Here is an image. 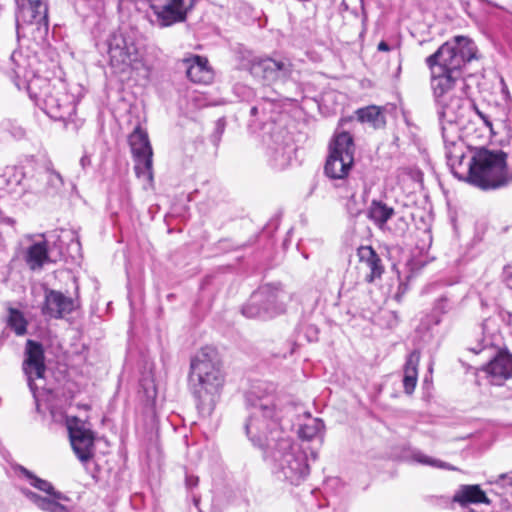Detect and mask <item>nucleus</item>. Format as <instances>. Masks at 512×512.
Returning a JSON list of instances; mask_svg holds the SVG:
<instances>
[{
    "label": "nucleus",
    "instance_id": "f257e3e1",
    "mask_svg": "<svg viewBox=\"0 0 512 512\" xmlns=\"http://www.w3.org/2000/svg\"><path fill=\"white\" fill-rule=\"evenodd\" d=\"M273 391L272 385L265 389L257 387L247 396L249 415L244 424L245 433L263 453L273 442L278 443V438L289 434L282 425L284 410L281 401Z\"/></svg>",
    "mask_w": 512,
    "mask_h": 512
},
{
    "label": "nucleus",
    "instance_id": "f03ea898",
    "mask_svg": "<svg viewBox=\"0 0 512 512\" xmlns=\"http://www.w3.org/2000/svg\"><path fill=\"white\" fill-rule=\"evenodd\" d=\"M479 59L478 48L466 36H455L425 59L430 70V85L435 101L442 100L462 76L472 60Z\"/></svg>",
    "mask_w": 512,
    "mask_h": 512
},
{
    "label": "nucleus",
    "instance_id": "7ed1b4c3",
    "mask_svg": "<svg viewBox=\"0 0 512 512\" xmlns=\"http://www.w3.org/2000/svg\"><path fill=\"white\" fill-rule=\"evenodd\" d=\"M188 380L199 412L211 415L220 400L225 383V375L216 349L206 346L192 357Z\"/></svg>",
    "mask_w": 512,
    "mask_h": 512
},
{
    "label": "nucleus",
    "instance_id": "20e7f679",
    "mask_svg": "<svg viewBox=\"0 0 512 512\" xmlns=\"http://www.w3.org/2000/svg\"><path fill=\"white\" fill-rule=\"evenodd\" d=\"M263 455L280 481L298 486L310 473L306 452L294 442L290 434L278 438V443L273 442Z\"/></svg>",
    "mask_w": 512,
    "mask_h": 512
},
{
    "label": "nucleus",
    "instance_id": "39448f33",
    "mask_svg": "<svg viewBox=\"0 0 512 512\" xmlns=\"http://www.w3.org/2000/svg\"><path fill=\"white\" fill-rule=\"evenodd\" d=\"M436 105L447 161L453 169L457 163L461 164L464 158L458 122L465 117L471 107H475V103L461 96H451L438 100Z\"/></svg>",
    "mask_w": 512,
    "mask_h": 512
},
{
    "label": "nucleus",
    "instance_id": "423d86ee",
    "mask_svg": "<svg viewBox=\"0 0 512 512\" xmlns=\"http://www.w3.org/2000/svg\"><path fill=\"white\" fill-rule=\"evenodd\" d=\"M27 90L50 118L66 121L75 114L74 96L66 91L63 83L52 85L47 79L35 77L28 81Z\"/></svg>",
    "mask_w": 512,
    "mask_h": 512
},
{
    "label": "nucleus",
    "instance_id": "0eeeda50",
    "mask_svg": "<svg viewBox=\"0 0 512 512\" xmlns=\"http://www.w3.org/2000/svg\"><path fill=\"white\" fill-rule=\"evenodd\" d=\"M99 49L107 53L109 65L115 73L137 69L142 61L136 33L131 29L111 32L99 45Z\"/></svg>",
    "mask_w": 512,
    "mask_h": 512
},
{
    "label": "nucleus",
    "instance_id": "6e6552de",
    "mask_svg": "<svg viewBox=\"0 0 512 512\" xmlns=\"http://www.w3.org/2000/svg\"><path fill=\"white\" fill-rule=\"evenodd\" d=\"M487 322H484L481 331L477 334L480 338L476 339V344L470 346L469 351L479 354L485 351L494 352L493 358L482 367L486 373L489 382L492 385H502L505 381L512 378V354L506 350L496 349L494 333L487 334Z\"/></svg>",
    "mask_w": 512,
    "mask_h": 512
},
{
    "label": "nucleus",
    "instance_id": "1a4fd4ad",
    "mask_svg": "<svg viewBox=\"0 0 512 512\" xmlns=\"http://www.w3.org/2000/svg\"><path fill=\"white\" fill-rule=\"evenodd\" d=\"M355 144L352 135L346 131L336 132L329 145V156L324 167L331 179L345 178L354 163Z\"/></svg>",
    "mask_w": 512,
    "mask_h": 512
},
{
    "label": "nucleus",
    "instance_id": "9d476101",
    "mask_svg": "<svg viewBox=\"0 0 512 512\" xmlns=\"http://www.w3.org/2000/svg\"><path fill=\"white\" fill-rule=\"evenodd\" d=\"M249 71L268 84L285 82L292 76L293 64L283 56L254 57L250 60Z\"/></svg>",
    "mask_w": 512,
    "mask_h": 512
},
{
    "label": "nucleus",
    "instance_id": "9b49d317",
    "mask_svg": "<svg viewBox=\"0 0 512 512\" xmlns=\"http://www.w3.org/2000/svg\"><path fill=\"white\" fill-rule=\"evenodd\" d=\"M195 2L196 0H164L160 3L151 4L150 8L154 17L151 22L160 28L184 22Z\"/></svg>",
    "mask_w": 512,
    "mask_h": 512
},
{
    "label": "nucleus",
    "instance_id": "f8f14e48",
    "mask_svg": "<svg viewBox=\"0 0 512 512\" xmlns=\"http://www.w3.org/2000/svg\"><path fill=\"white\" fill-rule=\"evenodd\" d=\"M128 142L135 161V172L137 176H147L153 179V150L148 134L139 125L129 135Z\"/></svg>",
    "mask_w": 512,
    "mask_h": 512
},
{
    "label": "nucleus",
    "instance_id": "ddd939ff",
    "mask_svg": "<svg viewBox=\"0 0 512 512\" xmlns=\"http://www.w3.org/2000/svg\"><path fill=\"white\" fill-rule=\"evenodd\" d=\"M17 33L24 26H35L38 31H48L47 0H15Z\"/></svg>",
    "mask_w": 512,
    "mask_h": 512
},
{
    "label": "nucleus",
    "instance_id": "4468645a",
    "mask_svg": "<svg viewBox=\"0 0 512 512\" xmlns=\"http://www.w3.org/2000/svg\"><path fill=\"white\" fill-rule=\"evenodd\" d=\"M22 369L27 377L28 386L36 397L38 387L35 380L43 379L46 372L45 352L40 342L32 339L26 341Z\"/></svg>",
    "mask_w": 512,
    "mask_h": 512
},
{
    "label": "nucleus",
    "instance_id": "2eb2a0df",
    "mask_svg": "<svg viewBox=\"0 0 512 512\" xmlns=\"http://www.w3.org/2000/svg\"><path fill=\"white\" fill-rule=\"evenodd\" d=\"M294 151L291 137L282 129L274 131L266 142V155L275 169L282 170L289 166Z\"/></svg>",
    "mask_w": 512,
    "mask_h": 512
},
{
    "label": "nucleus",
    "instance_id": "dca6fc26",
    "mask_svg": "<svg viewBox=\"0 0 512 512\" xmlns=\"http://www.w3.org/2000/svg\"><path fill=\"white\" fill-rule=\"evenodd\" d=\"M71 446L77 458L82 463H87L94 456V434L77 418L67 421Z\"/></svg>",
    "mask_w": 512,
    "mask_h": 512
},
{
    "label": "nucleus",
    "instance_id": "f3484780",
    "mask_svg": "<svg viewBox=\"0 0 512 512\" xmlns=\"http://www.w3.org/2000/svg\"><path fill=\"white\" fill-rule=\"evenodd\" d=\"M77 306L75 299L64 295L60 291L46 288L41 313L45 317L62 319L72 313Z\"/></svg>",
    "mask_w": 512,
    "mask_h": 512
},
{
    "label": "nucleus",
    "instance_id": "a211bd4d",
    "mask_svg": "<svg viewBox=\"0 0 512 512\" xmlns=\"http://www.w3.org/2000/svg\"><path fill=\"white\" fill-rule=\"evenodd\" d=\"M61 253H55L50 242L43 239L29 245L24 252V261L32 271L41 270L45 264L56 262Z\"/></svg>",
    "mask_w": 512,
    "mask_h": 512
},
{
    "label": "nucleus",
    "instance_id": "6ab92c4d",
    "mask_svg": "<svg viewBox=\"0 0 512 512\" xmlns=\"http://www.w3.org/2000/svg\"><path fill=\"white\" fill-rule=\"evenodd\" d=\"M258 290L263 292L261 296L263 304L272 318L286 311V306L291 301V294L285 291L280 284H264Z\"/></svg>",
    "mask_w": 512,
    "mask_h": 512
},
{
    "label": "nucleus",
    "instance_id": "aec40b11",
    "mask_svg": "<svg viewBox=\"0 0 512 512\" xmlns=\"http://www.w3.org/2000/svg\"><path fill=\"white\" fill-rule=\"evenodd\" d=\"M186 75L190 81L198 84H208L213 80V71L205 57L192 55L182 60Z\"/></svg>",
    "mask_w": 512,
    "mask_h": 512
},
{
    "label": "nucleus",
    "instance_id": "412c9836",
    "mask_svg": "<svg viewBox=\"0 0 512 512\" xmlns=\"http://www.w3.org/2000/svg\"><path fill=\"white\" fill-rule=\"evenodd\" d=\"M359 262L367 269L369 273L365 275L367 283H373L376 279H380L385 271L381 257L371 246H360L357 249Z\"/></svg>",
    "mask_w": 512,
    "mask_h": 512
},
{
    "label": "nucleus",
    "instance_id": "4be33fe9",
    "mask_svg": "<svg viewBox=\"0 0 512 512\" xmlns=\"http://www.w3.org/2000/svg\"><path fill=\"white\" fill-rule=\"evenodd\" d=\"M262 294L263 292H259L257 289L252 293L247 303L243 305L241 312L245 317L262 320L272 319L267 307L263 304Z\"/></svg>",
    "mask_w": 512,
    "mask_h": 512
},
{
    "label": "nucleus",
    "instance_id": "5701e85b",
    "mask_svg": "<svg viewBox=\"0 0 512 512\" xmlns=\"http://www.w3.org/2000/svg\"><path fill=\"white\" fill-rule=\"evenodd\" d=\"M453 500L461 505L468 503H490L485 492L478 485L461 486L455 493Z\"/></svg>",
    "mask_w": 512,
    "mask_h": 512
},
{
    "label": "nucleus",
    "instance_id": "b1692460",
    "mask_svg": "<svg viewBox=\"0 0 512 512\" xmlns=\"http://www.w3.org/2000/svg\"><path fill=\"white\" fill-rule=\"evenodd\" d=\"M394 209L382 201L373 200L368 208L367 217L380 229H384L394 215Z\"/></svg>",
    "mask_w": 512,
    "mask_h": 512
},
{
    "label": "nucleus",
    "instance_id": "393cba45",
    "mask_svg": "<svg viewBox=\"0 0 512 512\" xmlns=\"http://www.w3.org/2000/svg\"><path fill=\"white\" fill-rule=\"evenodd\" d=\"M418 362L419 356L415 352L411 353L407 358L403 377V386L407 394H412L415 390L418 376Z\"/></svg>",
    "mask_w": 512,
    "mask_h": 512
},
{
    "label": "nucleus",
    "instance_id": "a878e982",
    "mask_svg": "<svg viewBox=\"0 0 512 512\" xmlns=\"http://www.w3.org/2000/svg\"><path fill=\"white\" fill-rule=\"evenodd\" d=\"M304 415L306 416V421L299 424L297 434L300 439L309 441L322 433L324 423L319 418H312L308 412H305Z\"/></svg>",
    "mask_w": 512,
    "mask_h": 512
},
{
    "label": "nucleus",
    "instance_id": "bb28decb",
    "mask_svg": "<svg viewBox=\"0 0 512 512\" xmlns=\"http://www.w3.org/2000/svg\"><path fill=\"white\" fill-rule=\"evenodd\" d=\"M357 118L362 123H369L374 128H381L385 125V116L377 106H368L356 111Z\"/></svg>",
    "mask_w": 512,
    "mask_h": 512
},
{
    "label": "nucleus",
    "instance_id": "cd10ccee",
    "mask_svg": "<svg viewBox=\"0 0 512 512\" xmlns=\"http://www.w3.org/2000/svg\"><path fill=\"white\" fill-rule=\"evenodd\" d=\"M23 474L30 480V484L33 487H35L36 489L43 491L58 500H69V498L65 494H63L59 491H56L50 482H48L44 479L38 478L29 470L24 468Z\"/></svg>",
    "mask_w": 512,
    "mask_h": 512
},
{
    "label": "nucleus",
    "instance_id": "c85d7f7f",
    "mask_svg": "<svg viewBox=\"0 0 512 512\" xmlns=\"http://www.w3.org/2000/svg\"><path fill=\"white\" fill-rule=\"evenodd\" d=\"M40 177L46 182L44 191L47 194L58 193L64 185V181L60 173L51 167H47L44 172L40 174Z\"/></svg>",
    "mask_w": 512,
    "mask_h": 512
},
{
    "label": "nucleus",
    "instance_id": "c756f323",
    "mask_svg": "<svg viewBox=\"0 0 512 512\" xmlns=\"http://www.w3.org/2000/svg\"><path fill=\"white\" fill-rule=\"evenodd\" d=\"M7 325L16 335L22 336L27 332L28 322L20 310L10 308Z\"/></svg>",
    "mask_w": 512,
    "mask_h": 512
},
{
    "label": "nucleus",
    "instance_id": "7c9ffc66",
    "mask_svg": "<svg viewBox=\"0 0 512 512\" xmlns=\"http://www.w3.org/2000/svg\"><path fill=\"white\" fill-rule=\"evenodd\" d=\"M411 459L419 464L431 466V467L438 468V469L451 470V471L457 470V468L454 467L453 465H451L447 462H444L440 459L430 457L419 450L412 452Z\"/></svg>",
    "mask_w": 512,
    "mask_h": 512
},
{
    "label": "nucleus",
    "instance_id": "2f4dec72",
    "mask_svg": "<svg viewBox=\"0 0 512 512\" xmlns=\"http://www.w3.org/2000/svg\"><path fill=\"white\" fill-rule=\"evenodd\" d=\"M23 175L14 174L12 177L4 179L6 186L4 189L6 192L16 198H20L25 193V187L23 184Z\"/></svg>",
    "mask_w": 512,
    "mask_h": 512
},
{
    "label": "nucleus",
    "instance_id": "473e14b6",
    "mask_svg": "<svg viewBox=\"0 0 512 512\" xmlns=\"http://www.w3.org/2000/svg\"><path fill=\"white\" fill-rule=\"evenodd\" d=\"M60 501L53 496L51 498L45 497L40 509L46 512H68L67 507L61 504Z\"/></svg>",
    "mask_w": 512,
    "mask_h": 512
},
{
    "label": "nucleus",
    "instance_id": "72a5a7b5",
    "mask_svg": "<svg viewBox=\"0 0 512 512\" xmlns=\"http://www.w3.org/2000/svg\"><path fill=\"white\" fill-rule=\"evenodd\" d=\"M234 94L241 100L250 102L255 98L254 90L244 84H236L233 88Z\"/></svg>",
    "mask_w": 512,
    "mask_h": 512
},
{
    "label": "nucleus",
    "instance_id": "f704fd0d",
    "mask_svg": "<svg viewBox=\"0 0 512 512\" xmlns=\"http://www.w3.org/2000/svg\"><path fill=\"white\" fill-rule=\"evenodd\" d=\"M453 309V305L446 296L438 298L434 304L433 312L435 315L440 316L448 313Z\"/></svg>",
    "mask_w": 512,
    "mask_h": 512
},
{
    "label": "nucleus",
    "instance_id": "c9c22d12",
    "mask_svg": "<svg viewBox=\"0 0 512 512\" xmlns=\"http://www.w3.org/2000/svg\"><path fill=\"white\" fill-rule=\"evenodd\" d=\"M17 57H22V55L20 53H17V52H13L12 55H11V60L16 64V67L13 68V72L15 74L14 76V83L15 85L20 89L21 88V85L24 84V82H21L20 79L23 75V69L24 67H22L19 63H18V60H17Z\"/></svg>",
    "mask_w": 512,
    "mask_h": 512
},
{
    "label": "nucleus",
    "instance_id": "e433bc0d",
    "mask_svg": "<svg viewBox=\"0 0 512 512\" xmlns=\"http://www.w3.org/2000/svg\"><path fill=\"white\" fill-rule=\"evenodd\" d=\"M278 101V95L274 93V96L268 97V96H261L260 100L258 101V105H260V110L262 114H266V112L269 110L271 111L272 106Z\"/></svg>",
    "mask_w": 512,
    "mask_h": 512
},
{
    "label": "nucleus",
    "instance_id": "4c0bfd02",
    "mask_svg": "<svg viewBox=\"0 0 512 512\" xmlns=\"http://www.w3.org/2000/svg\"><path fill=\"white\" fill-rule=\"evenodd\" d=\"M382 318L386 320V327L392 329L399 323V316L395 311H385Z\"/></svg>",
    "mask_w": 512,
    "mask_h": 512
},
{
    "label": "nucleus",
    "instance_id": "58836bf2",
    "mask_svg": "<svg viewBox=\"0 0 512 512\" xmlns=\"http://www.w3.org/2000/svg\"><path fill=\"white\" fill-rule=\"evenodd\" d=\"M495 483L499 484V485H501L503 487H506V486H511L512 487V471L508 472V473L500 474L497 477Z\"/></svg>",
    "mask_w": 512,
    "mask_h": 512
},
{
    "label": "nucleus",
    "instance_id": "ea45409f",
    "mask_svg": "<svg viewBox=\"0 0 512 512\" xmlns=\"http://www.w3.org/2000/svg\"><path fill=\"white\" fill-rule=\"evenodd\" d=\"M24 493L26 497L29 498L38 508H41L45 497L40 496L39 494L30 490H27Z\"/></svg>",
    "mask_w": 512,
    "mask_h": 512
},
{
    "label": "nucleus",
    "instance_id": "a19ab883",
    "mask_svg": "<svg viewBox=\"0 0 512 512\" xmlns=\"http://www.w3.org/2000/svg\"><path fill=\"white\" fill-rule=\"evenodd\" d=\"M475 111V113L479 116V118L484 122V125L488 127L489 129H492V122L488 115L483 113L478 109V107L475 105V107H471Z\"/></svg>",
    "mask_w": 512,
    "mask_h": 512
},
{
    "label": "nucleus",
    "instance_id": "79ce46f5",
    "mask_svg": "<svg viewBox=\"0 0 512 512\" xmlns=\"http://www.w3.org/2000/svg\"><path fill=\"white\" fill-rule=\"evenodd\" d=\"M225 126H226V121L224 118H219L217 121H216V126H215V137L219 140L221 135L223 134L224 130H225Z\"/></svg>",
    "mask_w": 512,
    "mask_h": 512
},
{
    "label": "nucleus",
    "instance_id": "37998d69",
    "mask_svg": "<svg viewBox=\"0 0 512 512\" xmlns=\"http://www.w3.org/2000/svg\"><path fill=\"white\" fill-rule=\"evenodd\" d=\"M199 478L194 475H186L185 484L188 489H193L198 486Z\"/></svg>",
    "mask_w": 512,
    "mask_h": 512
},
{
    "label": "nucleus",
    "instance_id": "c03bdc74",
    "mask_svg": "<svg viewBox=\"0 0 512 512\" xmlns=\"http://www.w3.org/2000/svg\"><path fill=\"white\" fill-rule=\"evenodd\" d=\"M502 275H504V278L505 280L508 282V284L510 285L511 282H512V263L511 264H508L506 265L504 268H503V273Z\"/></svg>",
    "mask_w": 512,
    "mask_h": 512
},
{
    "label": "nucleus",
    "instance_id": "a18cd8bd",
    "mask_svg": "<svg viewBox=\"0 0 512 512\" xmlns=\"http://www.w3.org/2000/svg\"><path fill=\"white\" fill-rule=\"evenodd\" d=\"M259 113H261V110H260V105H258V103H257V104H255V105H253V106L251 107V109H250V115H251V116H253V117H255V116H257Z\"/></svg>",
    "mask_w": 512,
    "mask_h": 512
},
{
    "label": "nucleus",
    "instance_id": "49530a36",
    "mask_svg": "<svg viewBox=\"0 0 512 512\" xmlns=\"http://www.w3.org/2000/svg\"><path fill=\"white\" fill-rule=\"evenodd\" d=\"M91 163V160H90V157L87 156V155H84L81 157L80 159V165L85 168L86 166L90 165Z\"/></svg>",
    "mask_w": 512,
    "mask_h": 512
},
{
    "label": "nucleus",
    "instance_id": "de8ad7c7",
    "mask_svg": "<svg viewBox=\"0 0 512 512\" xmlns=\"http://www.w3.org/2000/svg\"><path fill=\"white\" fill-rule=\"evenodd\" d=\"M377 49H378L379 51L386 52V51H389V50H390V46H389L385 41H381V42L378 44Z\"/></svg>",
    "mask_w": 512,
    "mask_h": 512
},
{
    "label": "nucleus",
    "instance_id": "09e8293b",
    "mask_svg": "<svg viewBox=\"0 0 512 512\" xmlns=\"http://www.w3.org/2000/svg\"><path fill=\"white\" fill-rule=\"evenodd\" d=\"M403 286H404V288H403L402 292H398V293L396 294V296H395V297H396V299H397L398 301H400L402 294H403V293L405 292V290H406V285H404V284L400 283V285H399V289H402V287H403Z\"/></svg>",
    "mask_w": 512,
    "mask_h": 512
},
{
    "label": "nucleus",
    "instance_id": "8fccbe9b",
    "mask_svg": "<svg viewBox=\"0 0 512 512\" xmlns=\"http://www.w3.org/2000/svg\"><path fill=\"white\" fill-rule=\"evenodd\" d=\"M480 2L482 3H486L488 5H491V6H494V7H497V8H501L499 5H497L496 3L490 1V0H479Z\"/></svg>",
    "mask_w": 512,
    "mask_h": 512
},
{
    "label": "nucleus",
    "instance_id": "3c124183",
    "mask_svg": "<svg viewBox=\"0 0 512 512\" xmlns=\"http://www.w3.org/2000/svg\"><path fill=\"white\" fill-rule=\"evenodd\" d=\"M192 499H193V503H194V505H195L196 507H198L199 502H200V497H199V496H197V495H195V494H193V495H192Z\"/></svg>",
    "mask_w": 512,
    "mask_h": 512
},
{
    "label": "nucleus",
    "instance_id": "603ef678",
    "mask_svg": "<svg viewBox=\"0 0 512 512\" xmlns=\"http://www.w3.org/2000/svg\"><path fill=\"white\" fill-rule=\"evenodd\" d=\"M439 322H440V319H439V318H437V319H436V321H435V323H436V324H438Z\"/></svg>",
    "mask_w": 512,
    "mask_h": 512
}]
</instances>
